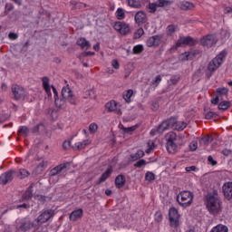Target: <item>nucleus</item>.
<instances>
[{"label": "nucleus", "mask_w": 232, "mask_h": 232, "mask_svg": "<svg viewBox=\"0 0 232 232\" xmlns=\"http://www.w3.org/2000/svg\"><path fill=\"white\" fill-rule=\"evenodd\" d=\"M197 40L191 36H181L178 39L176 44L172 45L170 52H177L179 48H183L184 46H195L197 44Z\"/></svg>", "instance_id": "1"}, {"label": "nucleus", "mask_w": 232, "mask_h": 232, "mask_svg": "<svg viewBox=\"0 0 232 232\" xmlns=\"http://www.w3.org/2000/svg\"><path fill=\"white\" fill-rule=\"evenodd\" d=\"M207 208L210 213H218L220 211V199L218 196L208 194L207 196Z\"/></svg>", "instance_id": "2"}, {"label": "nucleus", "mask_w": 232, "mask_h": 232, "mask_svg": "<svg viewBox=\"0 0 232 232\" xmlns=\"http://www.w3.org/2000/svg\"><path fill=\"white\" fill-rule=\"evenodd\" d=\"M226 55H227V52L221 51L217 57H215L208 66V70L209 72H215L220 68V65L224 63V59H226Z\"/></svg>", "instance_id": "3"}, {"label": "nucleus", "mask_w": 232, "mask_h": 232, "mask_svg": "<svg viewBox=\"0 0 232 232\" xmlns=\"http://www.w3.org/2000/svg\"><path fill=\"white\" fill-rule=\"evenodd\" d=\"M178 202L183 208H188V206H191V202H193V192L188 190H184L178 195Z\"/></svg>", "instance_id": "4"}, {"label": "nucleus", "mask_w": 232, "mask_h": 232, "mask_svg": "<svg viewBox=\"0 0 232 232\" xmlns=\"http://www.w3.org/2000/svg\"><path fill=\"white\" fill-rule=\"evenodd\" d=\"M171 5H173V2L169 0H157L155 3H150L147 8L150 10V14H155L157 8H168V6H171Z\"/></svg>", "instance_id": "5"}, {"label": "nucleus", "mask_w": 232, "mask_h": 232, "mask_svg": "<svg viewBox=\"0 0 232 232\" xmlns=\"http://www.w3.org/2000/svg\"><path fill=\"white\" fill-rule=\"evenodd\" d=\"M166 140H167V150L169 151V153H175L178 148L177 143H175V141L177 140V133L173 131L167 133Z\"/></svg>", "instance_id": "6"}, {"label": "nucleus", "mask_w": 232, "mask_h": 232, "mask_svg": "<svg viewBox=\"0 0 232 232\" xmlns=\"http://www.w3.org/2000/svg\"><path fill=\"white\" fill-rule=\"evenodd\" d=\"M176 124H177V119L170 118L163 121L161 124H160L157 128V131L158 133H164V131H167V130H169V129L175 130Z\"/></svg>", "instance_id": "7"}, {"label": "nucleus", "mask_w": 232, "mask_h": 232, "mask_svg": "<svg viewBox=\"0 0 232 232\" xmlns=\"http://www.w3.org/2000/svg\"><path fill=\"white\" fill-rule=\"evenodd\" d=\"M169 219L171 227H179L180 225V215H179V210L175 208H171L169 210Z\"/></svg>", "instance_id": "8"}, {"label": "nucleus", "mask_w": 232, "mask_h": 232, "mask_svg": "<svg viewBox=\"0 0 232 232\" xmlns=\"http://www.w3.org/2000/svg\"><path fill=\"white\" fill-rule=\"evenodd\" d=\"M217 43H218V38L216 34H208L200 39V44L202 46H206L207 48L215 46Z\"/></svg>", "instance_id": "9"}, {"label": "nucleus", "mask_w": 232, "mask_h": 232, "mask_svg": "<svg viewBox=\"0 0 232 232\" xmlns=\"http://www.w3.org/2000/svg\"><path fill=\"white\" fill-rule=\"evenodd\" d=\"M12 93L15 101H21L26 97V92L24 91V88L21 87V85L14 84L12 86Z\"/></svg>", "instance_id": "10"}, {"label": "nucleus", "mask_w": 232, "mask_h": 232, "mask_svg": "<svg viewBox=\"0 0 232 232\" xmlns=\"http://www.w3.org/2000/svg\"><path fill=\"white\" fill-rule=\"evenodd\" d=\"M68 166H70V163H62L54 167L49 172L50 179H53V177H57V175H61V173H66V168H68Z\"/></svg>", "instance_id": "11"}, {"label": "nucleus", "mask_w": 232, "mask_h": 232, "mask_svg": "<svg viewBox=\"0 0 232 232\" xmlns=\"http://www.w3.org/2000/svg\"><path fill=\"white\" fill-rule=\"evenodd\" d=\"M114 30L116 32H119L121 35H128L130 34V24L124 23V22H116L114 24Z\"/></svg>", "instance_id": "12"}, {"label": "nucleus", "mask_w": 232, "mask_h": 232, "mask_svg": "<svg viewBox=\"0 0 232 232\" xmlns=\"http://www.w3.org/2000/svg\"><path fill=\"white\" fill-rule=\"evenodd\" d=\"M52 217H53V210H45L35 218V222L38 226H41V224H45Z\"/></svg>", "instance_id": "13"}, {"label": "nucleus", "mask_w": 232, "mask_h": 232, "mask_svg": "<svg viewBox=\"0 0 232 232\" xmlns=\"http://www.w3.org/2000/svg\"><path fill=\"white\" fill-rule=\"evenodd\" d=\"M62 97L65 99V101H68L70 104H75V96L70 87L66 86L62 89Z\"/></svg>", "instance_id": "14"}, {"label": "nucleus", "mask_w": 232, "mask_h": 232, "mask_svg": "<svg viewBox=\"0 0 232 232\" xmlns=\"http://www.w3.org/2000/svg\"><path fill=\"white\" fill-rule=\"evenodd\" d=\"M160 41H162V35H154L150 36L146 44L149 48H152L153 46H159L160 44Z\"/></svg>", "instance_id": "15"}, {"label": "nucleus", "mask_w": 232, "mask_h": 232, "mask_svg": "<svg viewBox=\"0 0 232 232\" xmlns=\"http://www.w3.org/2000/svg\"><path fill=\"white\" fill-rule=\"evenodd\" d=\"M105 108L109 111H114V113H117V115H122V111H121V108H119V105L117 104V102L111 101L106 103Z\"/></svg>", "instance_id": "16"}, {"label": "nucleus", "mask_w": 232, "mask_h": 232, "mask_svg": "<svg viewBox=\"0 0 232 232\" xmlns=\"http://www.w3.org/2000/svg\"><path fill=\"white\" fill-rule=\"evenodd\" d=\"M33 227H35V223L32 222L30 219H25L21 222L19 227L20 231L28 232Z\"/></svg>", "instance_id": "17"}, {"label": "nucleus", "mask_w": 232, "mask_h": 232, "mask_svg": "<svg viewBox=\"0 0 232 232\" xmlns=\"http://www.w3.org/2000/svg\"><path fill=\"white\" fill-rule=\"evenodd\" d=\"M224 197L227 200H232V182H227L222 187Z\"/></svg>", "instance_id": "18"}, {"label": "nucleus", "mask_w": 232, "mask_h": 232, "mask_svg": "<svg viewBox=\"0 0 232 232\" xmlns=\"http://www.w3.org/2000/svg\"><path fill=\"white\" fill-rule=\"evenodd\" d=\"M14 180V171H7L0 176V184H8Z\"/></svg>", "instance_id": "19"}, {"label": "nucleus", "mask_w": 232, "mask_h": 232, "mask_svg": "<svg viewBox=\"0 0 232 232\" xmlns=\"http://www.w3.org/2000/svg\"><path fill=\"white\" fill-rule=\"evenodd\" d=\"M82 213H83L82 208L73 210L71 213L69 218L70 220H72V222H76V220H79V218H82Z\"/></svg>", "instance_id": "20"}, {"label": "nucleus", "mask_w": 232, "mask_h": 232, "mask_svg": "<svg viewBox=\"0 0 232 232\" xmlns=\"http://www.w3.org/2000/svg\"><path fill=\"white\" fill-rule=\"evenodd\" d=\"M76 44H78V46H81V48H82V50H88L89 48L92 47L90 41H88V40H86V38H82V37L78 39V41L76 42Z\"/></svg>", "instance_id": "21"}, {"label": "nucleus", "mask_w": 232, "mask_h": 232, "mask_svg": "<svg viewBox=\"0 0 232 232\" xmlns=\"http://www.w3.org/2000/svg\"><path fill=\"white\" fill-rule=\"evenodd\" d=\"M146 13H144V11H140L138 13H136L135 14V21L137 23V24H140L142 23H146Z\"/></svg>", "instance_id": "22"}, {"label": "nucleus", "mask_w": 232, "mask_h": 232, "mask_svg": "<svg viewBox=\"0 0 232 232\" xmlns=\"http://www.w3.org/2000/svg\"><path fill=\"white\" fill-rule=\"evenodd\" d=\"M42 81H43V86H44L45 92L47 93L48 97H51L52 96V89L50 88V79L48 77H44L42 79Z\"/></svg>", "instance_id": "23"}, {"label": "nucleus", "mask_w": 232, "mask_h": 232, "mask_svg": "<svg viewBox=\"0 0 232 232\" xmlns=\"http://www.w3.org/2000/svg\"><path fill=\"white\" fill-rule=\"evenodd\" d=\"M116 188H124V184H126V177L124 175H118L115 179Z\"/></svg>", "instance_id": "24"}, {"label": "nucleus", "mask_w": 232, "mask_h": 232, "mask_svg": "<svg viewBox=\"0 0 232 232\" xmlns=\"http://www.w3.org/2000/svg\"><path fill=\"white\" fill-rule=\"evenodd\" d=\"M112 172H113V169H111V167L105 170V172L100 178L99 184H101L102 182H106V180H108V179H110V175H111Z\"/></svg>", "instance_id": "25"}, {"label": "nucleus", "mask_w": 232, "mask_h": 232, "mask_svg": "<svg viewBox=\"0 0 232 232\" xmlns=\"http://www.w3.org/2000/svg\"><path fill=\"white\" fill-rule=\"evenodd\" d=\"M193 6H194L193 4L188 1H181L178 3V7H179L180 10H191Z\"/></svg>", "instance_id": "26"}, {"label": "nucleus", "mask_w": 232, "mask_h": 232, "mask_svg": "<svg viewBox=\"0 0 232 232\" xmlns=\"http://www.w3.org/2000/svg\"><path fill=\"white\" fill-rule=\"evenodd\" d=\"M179 32V26L175 24L168 25L167 27V34L170 37H173L175 35V33Z\"/></svg>", "instance_id": "27"}, {"label": "nucleus", "mask_w": 232, "mask_h": 232, "mask_svg": "<svg viewBox=\"0 0 232 232\" xmlns=\"http://www.w3.org/2000/svg\"><path fill=\"white\" fill-rule=\"evenodd\" d=\"M66 101L67 100L64 98H62V99L55 98L54 104H55L56 108H60V109L66 108Z\"/></svg>", "instance_id": "28"}, {"label": "nucleus", "mask_w": 232, "mask_h": 232, "mask_svg": "<svg viewBox=\"0 0 232 232\" xmlns=\"http://www.w3.org/2000/svg\"><path fill=\"white\" fill-rule=\"evenodd\" d=\"M133 96V90L129 89L125 92H123V99L125 102H131V97Z\"/></svg>", "instance_id": "29"}, {"label": "nucleus", "mask_w": 232, "mask_h": 232, "mask_svg": "<svg viewBox=\"0 0 232 232\" xmlns=\"http://www.w3.org/2000/svg\"><path fill=\"white\" fill-rule=\"evenodd\" d=\"M17 177L19 179H26L27 177H30V172L26 170V169H20L17 172Z\"/></svg>", "instance_id": "30"}, {"label": "nucleus", "mask_w": 232, "mask_h": 232, "mask_svg": "<svg viewBox=\"0 0 232 232\" xmlns=\"http://www.w3.org/2000/svg\"><path fill=\"white\" fill-rule=\"evenodd\" d=\"M228 92H229V89L226 87H219L217 89V93L218 97L227 96Z\"/></svg>", "instance_id": "31"}, {"label": "nucleus", "mask_w": 232, "mask_h": 232, "mask_svg": "<svg viewBox=\"0 0 232 232\" xmlns=\"http://www.w3.org/2000/svg\"><path fill=\"white\" fill-rule=\"evenodd\" d=\"M188 123L184 121H176V126L174 127V130H177L178 131H182L187 128Z\"/></svg>", "instance_id": "32"}, {"label": "nucleus", "mask_w": 232, "mask_h": 232, "mask_svg": "<svg viewBox=\"0 0 232 232\" xmlns=\"http://www.w3.org/2000/svg\"><path fill=\"white\" fill-rule=\"evenodd\" d=\"M227 227L224 225H218L215 227L212 228L210 232H227Z\"/></svg>", "instance_id": "33"}, {"label": "nucleus", "mask_w": 232, "mask_h": 232, "mask_svg": "<svg viewBox=\"0 0 232 232\" xmlns=\"http://www.w3.org/2000/svg\"><path fill=\"white\" fill-rule=\"evenodd\" d=\"M230 106H231L230 102L223 101V102H219L218 108V110L226 111V110H227V108H230Z\"/></svg>", "instance_id": "34"}, {"label": "nucleus", "mask_w": 232, "mask_h": 232, "mask_svg": "<svg viewBox=\"0 0 232 232\" xmlns=\"http://www.w3.org/2000/svg\"><path fill=\"white\" fill-rule=\"evenodd\" d=\"M183 59L185 61H191L195 58V53L193 52H185L184 53L181 54Z\"/></svg>", "instance_id": "35"}, {"label": "nucleus", "mask_w": 232, "mask_h": 232, "mask_svg": "<svg viewBox=\"0 0 232 232\" xmlns=\"http://www.w3.org/2000/svg\"><path fill=\"white\" fill-rule=\"evenodd\" d=\"M129 6L131 8H140V0H128Z\"/></svg>", "instance_id": "36"}, {"label": "nucleus", "mask_w": 232, "mask_h": 232, "mask_svg": "<svg viewBox=\"0 0 232 232\" xmlns=\"http://www.w3.org/2000/svg\"><path fill=\"white\" fill-rule=\"evenodd\" d=\"M116 17L120 21H122V19H124L126 17V14L124 13V9H122L121 7L118 8L117 11H116Z\"/></svg>", "instance_id": "37"}, {"label": "nucleus", "mask_w": 232, "mask_h": 232, "mask_svg": "<svg viewBox=\"0 0 232 232\" xmlns=\"http://www.w3.org/2000/svg\"><path fill=\"white\" fill-rule=\"evenodd\" d=\"M144 157L143 150H140L135 154L130 155L132 160H139V159H142Z\"/></svg>", "instance_id": "38"}, {"label": "nucleus", "mask_w": 232, "mask_h": 232, "mask_svg": "<svg viewBox=\"0 0 232 232\" xmlns=\"http://www.w3.org/2000/svg\"><path fill=\"white\" fill-rule=\"evenodd\" d=\"M88 144H90V140H85L83 141L75 143V148H77V150H83V148H86V146H88Z\"/></svg>", "instance_id": "39"}, {"label": "nucleus", "mask_w": 232, "mask_h": 232, "mask_svg": "<svg viewBox=\"0 0 232 232\" xmlns=\"http://www.w3.org/2000/svg\"><path fill=\"white\" fill-rule=\"evenodd\" d=\"M18 133H22L24 137H28V134L30 133V129L26 126H21L18 130Z\"/></svg>", "instance_id": "40"}, {"label": "nucleus", "mask_w": 232, "mask_h": 232, "mask_svg": "<svg viewBox=\"0 0 232 232\" xmlns=\"http://www.w3.org/2000/svg\"><path fill=\"white\" fill-rule=\"evenodd\" d=\"M121 130H122L123 133L131 135V133H133V131H135V130H137V126H131V127H128V128H125L124 126H122Z\"/></svg>", "instance_id": "41"}, {"label": "nucleus", "mask_w": 232, "mask_h": 232, "mask_svg": "<svg viewBox=\"0 0 232 232\" xmlns=\"http://www.w3.org/2000/svg\"><path fill=\"white\" fill-rule=\"evenodd\" d=\"M145 180H147L148 182H153V180H155V173L151 171H147L145 174Z\"/></svg>", "instance_id": "42"}, {"label": "nucleus", "mask_w": 232, "mask_h": 232, "mask_svg": "<svg viewBox=\"0 0 232 232\" xmlns=\"http://www.w3.org/2000/svg\"><path fill=\"white\" fill-rule=\"evenodd\" d=\"M14 5L10 4V3H6L5 6V12L4 14L5 15H8V14H10V12H12L14 10Z\"/></svg>", "instance_id": "43"}, {"label": "nucleus", "mask_w": 232, "mask_h": 232, "mask_svg": "<svg viewBox=\"0 0 232 232\" xmlns=\"http://www.w3.org/2000/svg\"><path fill=\"white\" fill-rule=\"evenodd\" d=\"M180 81L179 75H173L171 78L168 81L169 84H177Z\"/></svg>", "instance_id": "44"}, {"label": "nucleus", "mask_w": 232, "mask_h": 232, "mask_svg": "<svg viewBox=\"0 0 232 232\" xmlns=\"http://www.w3.org/2000/svg\"><path fill=\"white\" fill-rule=\"evenodd\" d=\"M97 130H99V126L97 123H91L89 126V131L90 133H96Z\"/></svg>", "instance_id": "45"}, {"label": "nucleus", "mask_w": 232, "mask_h": 232, "mask_svg": "<svg viewBox=\"0 0 232 232\" xmlns=\"http://www.w3.org/2000/svg\"><path fill=\"white\" fill-rule=\"evenodd\" d=\"M144 51V46L139 44L133 47V53L137 54V53H142V52Z\"/></svg>", "instance_id": "46"}, {"label": "nucleus", "mask_w": 232, "mask_h": 232, "mask_svg": "<svg viewBox=\"0 0 232 232\" xmlns=\"http://www.w3.org/2000/svg\"><path fill=\"white\" fill-rule=\"evenodd\" d=\"M143 35H144V29L142 28H139L134 34L135 39H140Z\"/></svg>", "instance_id": "47"}, {"label": "nucleus", "mask_w": 232, "mask_h": 232, "mask_svg": "<svg viewBox=\"0 0 232 232\" xmlns=\"http://www.w3.org/2000/svg\"><path fill=\"white\" fill-rule=\"evenodd\" d=\"M147 162L145 160H140L134 164V168H142L146 166Z\"/></svg>", "instance_id": "48"}, {"label": "nucleus", "mask_w": 232, "mask_h": 232, "mask_svg": "<svg viewBox=\"0 0 232 232\" xmlns=\"http://www.w3.org/2000/svg\"><path fill=\"white\" fill-rule=\"evenodd\" d=\"M41 128H44V125L43 123H40V124L34 126V127L31 130V131H32V133H39V130H40Z\"/></svg>", "instance_id": "49"}, {"label": "nucleus", "mask_w": 232, "mask_h": 232, "mask_svg": "<svg viewBox=\"0 0 232 232\" xmlns=\"http://www.w3.org/2000/svg\"><path fill=\"white\" fill-rule=\"evenodd\" d=\"M217 117V112L214 111H208L205 114V118L209 120V119H215Z\"/></svg>", "instance_id": "50"}, {"label": "nucleus", "mask_w": 232, "mask_h": 232, "mask_svg": "<svg viewBox=\"0 0 232 232\" xmlns=\"http://www.w3.org/2000/svg\"><path fill=\"white\" fill-rule=\"evenodd\" d=\"M201 142H203L204 144H209V142H213V137L207 136L205 138H202Z\"/></svg>", "instance_id": "51"}, {"label": "nucleus", "mask_w": 232, "mask_h": 232, "mask_svg": "<svg viewBox=\"0 0 232 232\" xmlns=\"http://www.w3.org/2000/svg\"><path fill=\"white\" fill-rule=\"evenodd\" d=\"M190 151H197V148H198V143L197 141H192L189 144Z\"/></svg>", "instance_id": "52"}, {"label": "nucleus", "mask_w": 232, "mask_h": 232, "mask_svg": "<svg viewBox=\"0 0 232 232\" xmlns=\"http://www.w3.org/2000/svg\"><path fill=\"white\" fill-rule=\"evenodd\" d=\"M37 168L40 169H44L48 168V161L40 162L39 165L37 166Z\"/></svg>", "instance_id": "53"}, {"label": "nucleus", "mask_w": 232, "mask_h": 232, "mask_svg": "<svg viewBox=\"0 0 232 232\" xmlns=\"http://www.w3.org/2000/svg\"><path fill=\"white\" fill-rule=\"evenodd\" d=\"M161 81H162V77L160 75H158L156 76L155 80L152 81V84L159 86Z\"/></svg>", "instance_id": "54"}, {"label": "nucleus", "mask_w": 232, "mask_h": 232, "mask_svg": "<svg viewBox=\"0 0 232 232\" xmlns=\"http://www.w3.org/2000/svg\"><path fill=\"white\" fill-rule=\"evenodd\" d=\"M32 197H33V194H32V191L30 190L25 191V193L24 194V198L25 200L32 198Z\"/></svg>", "instance_id": "55"}, {"label": "nucleus", "mask_w": 232, "mask_h": 232, "mask_svg": "<svg viewBox=\"0 0 232 232\" xmlns=\"http://www.w3.org/2000/svg\"><path fill=\"white\" fill-rule=\"evenodd\" d=\"M155 220H156V222H161L162 221V214L160 212H156Z\"/></svg>", "instance_id": "56"}, {"label": "nucleus", "mask_w": 232, "mask_h": 232, "mask_svg": "<svg viewBox=\"0 0 232 232\" xmlns=\"http://www.w3.org/2000/svg\"><path fill=\"white\" fill-rule=\"evenodd\" d=\"M70 146H72V141L71 140L63 141V150H68V148H70Z\"/></svg>", "instance_id": "57"}, {"label": "nucleus", "mask_w": 232, "mask_h": 232, "mask_svg": "<svg viewBox=\"0 0 232 232\" xmlns=\"http://www.w3.org/2000/svg\"><path fill=\"white\" fill-rule=\"evenodd\" d=\"M9 39H11L12 41H15V39H17L19 37V35L15 33H10L8 34Z\"/></svg>", "instance_id": "58"}, {"label": "nucleus", "mask_w": 232, "mask_h": 232, "mask_svg": "<svg viewBox=\"0 0 232 232\" xmlns=\"http://www.w3.org/2000/svg\"><path fill=\"white\" fill-rule=\"evenodd\" d=\"M208 160L212 166H217V160L213 159V156H208Z\"/></svg>", "instance_id": "59"}, {"label": "nucleus", "mask_w": 232, "mask_h": 232, "mask_svg": "<svg viewBox=\"0 0 232 232\" xmlns=\"http://www.w3.org/2000/svg\"><path fill=\"white\" fill-rule=\"evenodd\" d=\"M111 65L115 70H119V68H120V64L117 60H112Z\"/></svg>", "instance_id": "60"}, {"label": "nucleus", "mask_w": 232, "mask_h": 232, "mask_svg": "<svg viewBox=\"0 0 232 232\" xmlns=\"http://www.w3.org/2000/svg\"><path fill=\"white\" fill-rule=\"evenodd\" d=\"M220 101V96H217L214 99L211 100L212 104H218V102Z\"/></svg>", "instance_id": "61"}, {"label": "nucleus", "mask_w": 232, "mask_h": 232, "mask_svg": "<svg viewBox=\"0 0 232 232\" xmlns=\"http://www.w3.org/2000/svg\"><path fill=\"white\" fill-rule=\"evenodd\" d=\"M53 88V93H54V99H57L59 97V94L57 92V89L53 85H52Z\"/></svg>", "instance_id": "62"}, {"label": "nucleus", "mask_w": 232, "mask_h": 232, "mask_svg": "<svg viewBox=\"0 0 232 232\" xmlns=\"http://www.w3.org/2000/svg\"><path fill=\"white\" fill-rule=\"evenodd\" d=\"M222 153H223V155H225L226 157L231 155V151H230L229 150H227V149L223 150H222Z\"/></svg>", "instance_id": "63"}, {"label": "nucleus", "mask_w": 232, "mask_h": 232, "mask_svg": "<svg viewBox=\"0 0 232 232\" xmlns=\"http://www.w3.org/2000/svg\"><path fill=\"white\" fill-rule=\"evenodd\" d=\"M196 167L195 166H191V167H187L186 168V171H195Z\"/></svg>", "instance_id": "64"}]
</instances>
